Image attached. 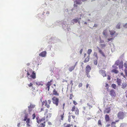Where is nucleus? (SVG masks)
Listing matches in <instances>:
<instances>
[{
	"label": "nucleus",
	"mask_w": 127,
	"mask_h": 127,
	"mask_svg": "<svg viewBox=\"0 0 127 127\" xmlns=\"http://www.w3.org/2000/svg\"><path fill=\"white\" fill-rule=\"evenodd\" d=\"M27 74V77L28 79H34L36 78V74L34 71H28Z\"/></svg>",
	"instance_id": "obj_1"
},
{
	"label": "nucleus",
	"mask_w": 127,
	"mask_h": 127,
	"mask_svg": "<svg viewBox=\"0 0 127 127\" xmlns=\"http://www.w3.org/2000/svg\"><path fill=\"white\" fill-rule=\"evenodd\" d=\"M51 103V101L50 100H49L47 101L46 100L44 101H43L42 102V105L43 106L44 105L47 108H49L50 107V105Z\"/></svg>",
	"instance_id": "obj_2"
},
{
	"label": "nucleus",
	"mask_w": 127,
	"mask_h": 127,
	"mask_svg": "<svg viewBox=\"0 0 127 127\" xmlns=\"http://www.w3.org/2000/svg\"><path fill=\"white\" fill-rule=\"evenodd\" d=\"M125 116V113L123 111H120L117 114L118 118L120 119H123Z\"/></svg>",
	"instance_id": "obj_3"
},
{
	"label": "nucleus",
	"mask_w": 127,
	"mask_h": 127,
	"mask_svg": "<svg viewBox=\"0 0 127 127\" xmlns=\"http://www.w3.org/2000/svg\"><path fill=\"white\" fill-rule=\"evenodd\" d=\"M52 100H53V102L54 104H55L56 106L58 105L59 102L58 98L55 96H54L52 98Z\"/></svg>",
	"instance_id": "obj_4"
},
{
	"label": "nucleus",
	"mask_w": 127,
	"mask_h": 127,
	"mask_svg": "<svg viewBox=\"0 0 127 127\" xmlns=\"http://www.w3.org/2000/svg\"><path fill=\"white\" fill-rule=\"evenodd\" d=\"M28 118V114H25V116L24 118L23 121H26V123H27V126L29 127L30 126V125H29L30 119V118Z\"/></svg>",
	"instance_id": "obj_5"
},
{
	"label": "nucleus",
	"mask_w": 127,
	"mask_h": 127,
	"mask_svg": "<svg viewBox=\"0 0 127 127\" xmlns=\"http://www.w3.org/2000/svg\"><path fill=\"white\" fill-rule=\"evenodd\" d=\"M53 79L51 80L50 81L48 82L46 84L45 89L46 90H48V91H49L50 86L52 84V82H53Z\"/></svg>",
	"instance_id": "obj_6"
},
{
	"label": "nucleus",
	"mask_w": 127,
	"mask_h": 127,
	"mask_svg": "<svg viewBox=\"0 0 127 127\" xmlns=\"http://www.w3.org/2000/svg\"><path fill=\"white\" fill-rule=\"evenodd\" d=\"M61 120H63L64 117V112L63 111H60L58 115Z\"/></svg>",
	"instance_id": "obj_7"
},
{
	"label": "nucleus",
	"mask_w": 127,
	"mask_h": 127,
	"mask_svg": "<svg viewBox=\"0 0 127 127\" xmlns=\"http://www.w3.org/2000/svg\"><path fill=\"white\" fill-rule=\"evenodd\" d=\"M36 122L38 124L40 123L41 122L44 121L45 120V117H44L41 119H40L38 116L36 117Z\"/></svg>",
	"instance_id": "obj_8"
},
{
	"label": "nucleus",
	"mask_w": 127,
	"mask_h": 127,
	"mask_svg": "<svg viewBox=\"0 0 127 127\" xmlns=\"http://www.w3.org/2000/svg\"><path fill=\"white\" fill-rule=\"evenodd\" d=\"M110 94L112 97H115L116 96V94L115 91L113 90H111L110 91Z\"/></svg>",
	"instance_id": "obj_9"
},
{
	"label": "nucleus",
	"mask_w": 127,
	"mask_h": 127,
	"mask_svg": "<svg viewBox=\"0 0 127 127\" xmlns=\"http://www.w3.org/2000/svg\"><path fill=\"white\" fill-rule=\"evenodd\" d=\"M81 18H78L77 19H73L72 21H73V22H72L73 24H74L75 23H76L77 22L79 24H80V22L79 21V20L80 19H81Z\"/></svg>",
	"instance_id": "obj_10"
},
{
	"label": "nucleus",
	"mask_w": 127,
	"mask_h": 127,
	"mask_svg": "<svg viewBox=\"0 0 127 127\" xmlns=\"http://www.w3.org/2000/svg\"><path fill=\"white\" fill-rule=\"evenodd\" d=\"M46 53H47L46 51H44L39 54V55L42 57H45L46 56Z\"/></svg>",
	"instance_id": "obj_11"
},
{
	"label": "nucleus",
	"mask_w": 127,
	"mask_h": 127,
	"mask_svg": "<svg viewBox=\"0 0 127 127\" xmlns=\"http://www.w3.org/2000/svg\"><path fill=\"white\" fill-rule=\"evenodd\" d=\"M85 69L86 72L89 73L91 69V68L89 65H88L87 66Z\"/></svg>",
	"instance_id": "obj_12"
},
{
	"label": "nucleus",
	"mask_w": 127,
	"mask_h": 127,
	"mask_svg": "<svg viewBox=\"0 0 127 127\" xmlns=\"http://www.w3.org/2000/svg\"><path fill=\"white\" fill-rule=\"evenodd\" d=\"M44 111V115H46V118H47L48 117V115H49L50 117L51 116V114L50 113L47 114L48 111V110L47 109H46Z\"/></svg>",
	"instance_id": "obj_13"
},
{
	"label": "nucleus",
	"mask_w": 127,
	"mask_h": 127,
	"mask_svg": "<svg viewBox=\"0 0 127 127\" xmlns=\"http://www.w3.org/2000/svg\"><path fill=\"white\" fill-rule=\"evenodd\" d=\"M77 62H76L75 63L74 66L70 67H69L68 69H69V70L70 72L72 71L73 70H74L75 66H76V65L77 64Z\"/></svg>",
	"instance_id": "obj_14"
},
{
	"label": "nucleus",
	"mask_w": 127,
	"mask_h": 127,
	"mask_svg": "<svg viewBox=\"0 0 127 127\" xmlns=\"http://www.w3.org/2000/svg\"><path fill=\"white\" fill-rule=\"evenodd\" d=\"M127 86V83L125 82H124L121 85V88L123 89H125Z\"/></svg>",
	"instance_id": "obj_15"
},
{
	"label": "nucleus",
	"mask_w": 127,
	"mask_h": 127,
	"mask_svg": "<svg viewBox=\"0 0 127 127\" xmlns=\"http://www.w3.org/2000/svg\"><path fill=\"white\" fill-rule=\"evenodd\" d=\"M99 72L103 77L106 76L105 71V70H101L99 71Z\"/></svg>",
	"instance_id": "obj_16"
},
{
	"label": "nucleus",
	"mask_w": 127,
	"mask_h": 127,
	"mask_svg": "<svg viewBox=\"0 0 127 127\" xmlns=\"http://www.w3.org/2000/svg\"><path fill=\"white\" fill-rule=\"evenodd\" d=\"M53 95L56 96L59 95V93L56 91L55 89H54L53 91Z\"/></svg>",
	"instance_id": "obj_17"
},
{
	"label": "nucleus",
	"mask_w": 127,
	"mask_h": 127,
	"mask_svg": "<svg viewBox=\"0 0 127 127\" xmlns=\"http://www.w3.org/2000/svg\"><path fill=\"white\" fill-rule=\"evenodd\" d=\"M92 101H90V102L87 103V105L89 107V108L90 109L91 108H92L93 106L92 105Z\"/></svg>",
	"instance_id": "obj_18"
},
{
	"label": "nucleus",
	"mask_w": 127,
	"mask_h": 127,
	"mask_svg": "<svg viewBox=\"0 0 127 127\" xmlns=\"http://www.w3.org/2000/svg\"><path fill=\"white\" fill-rule=\"evenodd\" d=\"M97 48L99 52L103 56L105 57L104 54L102 51L99 47H97Z\"/></svg>",
	"instance_id": "obj_19"
},
{
	"label": "nucleus",
	"mask_w": 127,
	"mask_h": 127,
	"mask_svg": "<svg viewBox=\"0 0 127 127\" xmlns=\"http://www.w3.org/2000/svg\"><path fill=\"white\" fill-rule=\"evenodd\" d=\"M111 109L110 108H108L106 109L104 111V113H109Z\"/></svg>",
	"instance_id": "obj_20"
},
{
	"label": "nucleus",
	"mask_w": 127,
	"mask_h": 127,
	"mask_svg": "<svg viewBox=\"0 0 127 127\" xmlns=\"http://www.w3.org/2000/svg\"><path fill=\"white\" fill-rule=\"evenodd\" d=\"M105 119L106 122H108L110 120L109 116L107 114H106L105 115Z\"/></svg>",
	"instance_id": "obj_21"
},
{
	"label": "nucleus",
	"mask_w": 127,
	"mask_h": 127,
	"mask_svg": "<svg viewBox=\"0 0 127 127\" xmlns=\"http://www.w3.org/2000/svg\"><path fill=\"white\" fill-rule=\"evenodd\" d=\"M116 82L118 85L120 86L121 85L122 83V80L121 79L119 78H117Z\"/></svg>",
	"instance_id": "obj_22"
},
{
	"label": "nucleus",
	"mask_w": 127,
	"mask_h": 127,
	"mask_svg": "<svg viewBox=\"0 0 127 127\" xmlns=\"http://www.w3.org/2000/svg\"><path fill=\"white\" fill-rule=\"evenodd\" d=\"M119 68L120 69H121L123 67V62L122 61H121V63L119 64Z\"/></svg>",
	"instance_id": "obj_23"
},
{
	"label": "nucleus",
	"mask_w": 127,
	"mask_h": 127,
	"mask_svg": "<svg viewBox=\"0 0 127 127\" xmlns=\"http://www.w3.org/2000/svg\"><path fill=\"white\" fill-rule=\"evenodd\" d=\"M111 72H112L114 73L115 74H117L119 72V71L118 70L115 69H112L111 70Z\"/></svg>",
	"instance_id": "obj_24"
},
{
	"label": "nucleus",
	"mask_w": 127,
	"mask_h": 127,
	"mask_svg": "<svg viewBox=\"0 0 127 127\" xmlns=\"http://www.w3.org/2000/svg\"><path fill=\"white\" fill-rule=\"evenodd\" d=\"M89 59L90 56L89 55L86 58L85 60L84 61V62L86 63L88 62L89 61Z\"/></svg>",
	"instance_id": "obj_25"
},
{
	"label": "nucleus",
	"mask_w": 127,
	"mask_h": 127,
	"mask_svg": "<svg viewBox=\"0 0 127 127\" xmlns=\"http://www.w3.org/2000/svg\"><path fill=\"white\" fill-rule=\"evenodd\" d=\"M121 63V61H120L119 60H118L116 62L115 64L116 65H118Z\"/></svg>",
	"instance_id": "obj_26"
},
{
	"label": "nucleus",
	"mask_w": 127,
	"mask_h": 127,
	"mask_svg": "<svg viewBox=\"0 0 127 127\" xmlns=\"http://www.w3.org/2000/svg\"><path fill=\"white\" fill-rule=\"evenodd\" d=\"M75 114L77 115H78L79 114V110L77 108H76L75 111Z\"/></svg>",
	"instance_id": "obj_27"
},
{
	"label": "nucleus",
	"mask_w": 127,
	"mask_h": 127,
	"mask_svg": "<svg viewBox=\"0 0 127 127\" xmlns=\"http://www.w3.org/2000/svg\"><path fill=\"white\" fill-rule=\"evenodd\" d=\"M109 31L110 32V34L111 35H112L114 34L116 32H115L113 30Z\"/></svg>",
	"instance_id": "obj_28"
},
{
	"label": "nucleus",
	"mask_w": 127,
	"mask_h": 127,
	"mask_svg": "<svg viewBox=\"0 0 127 127\" xmlns=\"http://www.w3.org/2000/svg\"><path fill=\"white\" fill-rule=\"evenodd\" d=\"M64 127H71V125L69 124H67L66 123H64Z\"/></svg>",
	"instance_id": "obj_29"
},
{
	"label": "nucleus",
	"mask_w": 127,
	"mask_h": 127,
	"mask_svg": "<svg viewBox=\"0 0 127 127\" xmlns=\"http://www.w3.org/2000/svg\"><path fill=\"white\" fill-rule=\"evenodd\" d=\"M103 34L105 36L107 35V32L106 30H104L103 32Z\"/></svg>",
	"instance_id": "obj_30"
},
{
	"label": "nucleus",
	"mask_w": 127,
	"mask_h": 127,
	"mask_svg": "<svg viewBox=\"0 0 127 127\" xmlns=\"http://www.w3.org/2000/svg\"><path fill=\"white\" fill-rule=\"evenodd\" d=\"M92 52V50L91 49H88L87 51V53L88 55H90Z\"/></svg>",
	"instance_id": "obj_31"
},
{
	"label": "nucleus",
	"mask_w": 127,
	"mask_h": 127,
	"mask_svg": "<svg viewBox=\"0 0 127 127\" xmlns=\"http://www.w3.org/2000/svg\"><path fill=\"white\" fill-rule=\"evenodd\" d=\"M35 106V105H32V104H30V105L28 106V107H30L32 108H33Z\"/></svg>",
	"instance_id": "obj_32"
},
{
	"label": "nucleus",
	"mask_w": 127,
	"mask_h": 127,
	"mask_svg": "<svg viewBox=\"0 0 127 127\" xmlns=\"http://www.w3.org/2000/svg\"><path fill=\"white\" fill-rule=\"evenodd\" d=\"M94 56L96 57L97 59H98V57L97 55V53L95 52H94Z\"/></svg>",
	"instance_id": "obj_33"
},
{
	"label": "nucleus",
	"mask_w": 127,
	"mask_h": 127,
	"mask_svg": "<svg viewBox=\"0 0 127 127\" xmlns=\"http://www.w3.org/2000/svg\"><path fill=\"white\" fill-rule=\"evenodd\" d=\"M111 86L114 89H116L117 87L116 85L115 84H112L111 85Z\"/></svg>",
	"instance_id": "obj_34"
},
{
	"label": "nucleus",
	"mask_w": 127,
	"mask_h": 127,
	"mask_svg": "<svg viewBox=\"0 0 127 127\" xmlns=\"http://www.w3.org/2000/svg\"><path fill=\"white\" fill-rule=\"evenodd\" d=\"M76 108L77 107H76L74 105L72 108L71 111L73 112L74 111L75 109H76Z\"/></svg>",
	"instance_id": "obj_35"
},
{
	"label": "nucleus",
	"mask_w": 127,
	"mask_h": 127,
	"mask_svg": "<svg viewBox=\"0 0 127 127\" xmlns=\"http://www.w3.org/2000/svg\"><path fill=\"white\" fill-rule=\"evenodd\" d=\"M120 23H118L116 26V28L118 29H120Z\"/></svg>",
	"instance_id": "obj_36"
},
{
	"label": "nucleus",
	"mask_w": 127,
	"mask_h": 127,
	"mask_svg": "<svg viewBox=\"0 0 127 127\" xmlns=\"http://www.w3.org/2000/svg\"><path fill=\"white\" fill-rule=\"evenodd\" d=\"M98 126H102V124L101 122V121L100 120H98Z\"/></svg>",
	"instance_id": "obj_37"
},
{
	"label": "nucleus",
	"mask_w": 127,
	"mask_h": 127,
	"mask_svg": "<svg viewBox=\"0 0 127 127\" xmlns=\"http://www.w3.org/2000/svg\"><path fill=\"white\" fill-rule=\"evenodd\" d=\"M98 59L94 60V63L95 65H96L97 64V60Z\"/></svg>",
	"instance_id": "obj_38"
},
{
	"label": "nucleus",
	"mask_w": 127,
	"mask_h": 127,
	"mask_svg": "<svg viewBox=\"0 0 127 127\" xmlns=\"http://www.w3.org/2000/svg\"><path fill=\"white\" fill-rule=\"evenodd\" d=\"M106 45L105 44H101L100 46L101 47V48H103L105 47Z\"/></svg>",
	"instance_id": "obj_39"
},
{
	"label": "nucleus",
	"mask_w": 127,
	"mask_h": 127,
	"mask_svg": "<svg viewBox=\"0 0 127 127\" xmlns=\"http://www.w3.org/2000/svg\"><path fill=\"white\" fill-rule=\"evenodd\" d=\"M36 84L38 86H39L41 85V86H43V85L42 84H40V82H36Z\"/></svg>",
	"instance_id": "obj_40"
},
{
	"label": "nucleus",
	"mask_w": 127,
	"mask_h": 127,
	"mask_svg": "<svg viewBox=\"0 0 127 127\" xmlns=\"http://www.w3.org/2000/svg\"><path fill=\"white\" fill-rule=\"evenodd\" d=\"M71 116L70 115H69L68 117V121L69 122H70L71 120Z\"/></svg>",
	"instance_id": "obj_41"
},
{
	"label": "nucleus",
	"mask_w": 127,
	"mask_h": 127,
	"mask_svg": "<svg viewBox=\"0 0 127 127\" xmlns=\"http://www.w3.org/2000/svg\"><path fill=\"white\" fill-rule=\"evenodd\" d=\"M124 71L125 74L127 76V68H125L124 69Z\"/></svg>",
	"instance_id": "obj_42"
},
{
	"label": "nucleus",
	"mask_w": 127,
	"mask_h": 127,
	"mask_svg": "<svg viewBox=\"0 0 127 127\" xmlns=\"http://www.w3.org/2000/svg\"><path fill=\"white\" fill-rule=\"evenodd\" d=\"M32 119L33 120L34 119H35L36 117L35 114V113L33 114L32 115Z\"/></svg>",
	"instance_id": "obj_43"
},
{
	"label": "nucleus",
	"mask_w": 127,
	"mask_h": 127,
	"mask_svg": "<svg viewBox=\"0 0 127 127\" xmlns=\"http://www.w3.org/2000/svg\"><path fill=\"white\" fill-rule=\"evenodd\" d=\"M114 39V38H108V42H109V41H112Z\"/></svg>",
	"instance_id": "obj_44"
},
{
	"label": "nucleus",
	"mask_w": 127,
	"mask_h": 127,
	"mask_svg": "<svg viewBox=\"0 0 127 127\" xmlns=\"http://www.w3.org/2000/svg\"><path fill=\"white\" fill-rule=\"evenodd\" d=\"M28 110L29 112H31L32 110V108H31L30 107H28Z\"/></svg>",
	"instance_id": "obj_45"
},
{
	"label": "nucleus",
	"mask_w": 127,
	"mask_h": 127,
	"mask_svg": "<svg viewBox=\"0 0 127 127\" xmlns=\"http://www.w3.org/2000/svg\"><path fill=\"white\" fill-rule=\"evenodd\" d=\"M124 66L125 67V68H127V63L126 62L124 64Z\"/></svg>",
	"instance_id": "obj_46"
},
{
	"label": "nucleus",
	"mask_w": 127,
	"mask_h": 127,
	"mask_svg": "<svg viewBox=\"0 0 127 127\" xmlns=\"http://www.w3.org/2000/svg\"><path fill=\"white\" fill-rule=\"evenodd\" d=\"M73 97V94H70V96L69 97L70 99H72V97Z\"/></svg>",
	"instance_id": "obj_47"
},
{
	"label": "nucleus",
	"mask_w": 127,
	"mask_h": 127,
	"mask_svg": "<svg viewBox=\"0 0 127 127\" xmlns=\"http://www.w3.org/2000/svg\"><path fill=\"white\" fill-rule=\"evenodd\" d=\"M120 74L124 78H125L126 77L123 73H120Z\"/></svg>",
	"instance_id": "obj_48"
},
{
	"label": "nucleus",
	"mask_w": 127,
	"mask_h": 127,
	"mask_svg": "<svg viewBox=\"0 0 127 127\" xmlns=\"http://www.w3.org/2000/svg\"><path fill=\"white\" fill-rule=\"evenodd\" d=\"M82 85V83H80L79 84L78 86L79 88H80V87H81Z\"/></svg>",
	"instance_id": "obj_49"
},
{
	"label": "nucleus",
	"mask_w": 127,
	"mask_h": 127,
	"mask_svg": "<svg viewBox=\"0 0 127 127\" xmlns=\"http://www.w3.org/2000/svg\"><path fill=\"white\" fill-rule=\"evenodd\" d=\"M45 108L44 107H42V108H41V109H40V112H42V111H43L44 110V108Z\"/></svg>",
	"instance_id": "obj_50"
},
{
	"label": "nucleus",
	"mask_w": 127,
	"mask_h": 127,
	"mask_svg": "<svg viewBox=\"0 0 127 127\" xmlns=\"http://www.w3.org/2000/svg\"><path fill=\"white\" fill-rule=\"evenodd\" d=\"M86 75H87V76L89 78L90 77V75L89 74V73H87V72H86Z\"/></svg>",
	"instance_id": "obj_51"
},
{
	"label": "nucleus",
	"mask_w": 127,
	"mask_h": 127,
	"mask_svg": "<svg viewBox=\"0 0 127 127\" xmlns=\"http://www.w3.org/2000/svg\"><path fill=\"white\" fill-rule=\"evenodd\" d=\"M33 84L32 83H30V84H28V86L29 87H30L31 86H32Z\"/></svg>",
	"instance_id": "obj_52"
},
{
	"label": "nucleus",
	"mask_w": 127,
	"mask_h": 127,
	"mask_svg": "<svg viewBox=\"0 0 127 127\" xmlns=\"http://www.w3.org/2000/svg\"><path fill=\"white\" fill-rule=\"evenodd\" d=\"M114 68V69H118V67L117 66H112Z\"/></svg>",
	"instance_id": "obj_53"
},
{
	"label": "nucleus",
	"mask_w": 127,
	"mask_h": 127,
	"mask_svg": "<svg viewBox=\"0 0 127 127\" xmlns=\"http://www.w3.org/2000/svg\"><path fill=\"white\" fill-rule=\"evenodd\" d=\"M73 103L75 105H76L77 104V102L74 100H73Z\"/></svg>",
	"instance_id": "obj_54"
},
{
	"label": "nucleus",
	"mask_w": 127,
	"mask_h": 127,
	"mask_svg": "<svg viewBox=\"0 0 127 127\" xmlns=\"http://www.w3.org/2000/svg\"><path fill=\"white\" fill-rule=\"evenodd\" d=\"M116 122H112L111 123V125H115L116 124Z\"/></svg>",
	"instance_id": "obj_55"
},
{
	"label": "nucleus",
	"mask_w": 127,
	"mask_h": 127,
	"mask_svg": "<svg viewBox=\"0 0 127 127\" xmlns=\"http://www.w3.org/2000/svg\"><path fill=\"white\" fill-rule=\"evenodd\" d=\"M71 116L72 117L73 119H74L75 117V116L73 115H71Z\"/></svg>",
	"instance_id": "obj_56"
},
{
	"label": "nucleus",
	"mask_w": 127,
	"mask_h": 127,
	"mask_svg": "<svg viewBox=\"0 0 127 127\" xmlns=\"http://www.w3.org/2000/svg\"><path fill=\"white\" fill-rule=\"evenodd\" d=\"M110 126V124H108L106 125V127H109Z\"/></svg>",
	"instance_id": "obj_57"
},
{
	"label": "nucleus",
	"mask_w": 127,
	"mask_h": 127,
	"mask_svg": "<svg viewBox=\"0 0 127 127\" xmlns=\"http://www.w3.org/2000/svg\"><path fill=\"white\" fill-rule=\"evenodd\" d=\"M20 123H18L17 125V126L18 127H20Z\"/></svg>",
	"instance_id": "obj_58"
},
{
	"label": "nucleus",
	"mask_w": 127,
	"mask_h": 127,
	"mask_svg": "<svg viewBox=\"0 0 127 127\" xmlns=\"http://www.w3.org/2000/svg\"><path fill=\"white\" fill-rule=\"evenodd\" d=\"M125 96L126 97L127 99V92H125Z\"/></svg>",
	"instance_id": "obj_59"
},
{
	"label": "nucleus",
	"mask_w": 127,
	"mask_h": 127,
	"mask_svg": "<svg viewBox=\"0 0 127 127\" xmlns=\"http://www.w3.org/2000/svg\"><path fill=\"white\" fill-rule=\"evenodd\" d=\"M48 124L49 125H51V122H48Z\"/></svg>",
	"instance_id": "obj_60"
},
{
	"label": "nucleus",
	"mask_w": 127,
	"mask_h": 127,
	"mask_svg": "<svg viewBox=\"0 0 127 127\" xmlns=\"http://www.w3.org/2000/svg\"><path fill=\"white\" fill-rule=\"evenodd\" d=\"M82 51H83V49H81L80 51V53L81 54V53L82 52Z\"/></svg>",
	"instance_id": "obj_61"
},
{
	"label": "nucleus",
	"mask_w": 127,
	"mask_h": 127,
	"mask_svg": "<svg viewBox=\"0 0 127 127\" xmlns=\"http://www.w3.org/2000/svg\"><path fill=\"white\" fill-rule=\"evenodd\" d=\"M89 86V84H87L86 85V87L87 88Z\"/></svg>",
	"instance_id": "obj_62"
},
{
	"label": "nucleus",
	"mask_w": 127,
	"mask_h": 127,
	"mask_svg": "<svg viewBox=\"0 0 127 127\" xmlns=\"http://www.w3.org/2000/svg\"><path fill=\"white\" fill-rule=\"evenodd\" d=\"M97 26V25L96 24H95L94 25V27H96Z\"/></svg>",
	"instance_id": "obj_63"
},
{
	"label": "nucleus",
	"mask_w": 127,
	"mask_h": 127,
	"mask_svg": "<svg viewBox=\"0 0 127 127\" xmlns=\"http://www.w3.org/2000/svg\"><path fill=\"white\" fill-rule=\"evenodd\" d=\"M127 24H125V25L124 27H125L126 28L127 27Z\"/></svg>",
	"instance_id": "obj_64"
}]
</instances>
